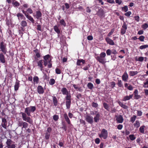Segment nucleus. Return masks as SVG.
<instances>
[{"label":"nucleus","mask_w":148,"mask_h":148,"mask_svg":"<svg viewBox=\"0 0 148 148\" xmlns=\"http://www.w3.org/2000/svg\"><path fill=\"white\" fill-rule=\"evenodd\" d=\"M36 109V107L33 106L26 108L25 109L24 112L21 113L23 120L32 124L33 123V121L29 116H31V112H34Z\"/></svg>","instance_id":"f257e3e1"},{"label":"nucleus","mask_w":148,"mask_h":148,"mask_svg":"<svg viewBox=\"0 0 148 148\" xmlns=\"http://www.w3.org/2000/svg\"><path fill=\"white\" fill-rule=\"evenodd\" d=\"M106 56V53L103 52L100 54L99 56H97L96 58L99 62L104 64L106 62V59L105 58Z\"/></svg>","instance_id":"f03ea898"},{"label":"nucleus","mask_w":148,"mask_h":148,"mask_svg":"<svg viewBox=\"0 0 148 148\" xmlns=\"http://www.w3.org/2000/svg\"><path fill=\"white\" fill-rule=\"evenodd\" d=\"M0 51L4 54H6L7 52V49L6 48V44L3 42H1L0 43Z\"/></svg>","instance_id":"7ed1b4c3"},{"label":"nucleus","mask_w":148,"mask_h":148,"mask_svg":"<svg viewBox=\"0 0 148 148\" xmlns=\"http://www.w3.org/2000/svg\"><path fill=\"white\" fill-rule=\"evenodd\" d=\"M108 133L107 131L104 129H102L101 133L99 134V137L101 138L105 139L108 137Z\"/></svg>","instance_id":"20e7f679"},{"label":"nucleus","mask_w":148,"mask_h":148,"mask_svg":"<svg viewBox=\"0 0 148 148\" xmlns=\"http://www.w3.org/2000/svg\"><path fill=\"white\" fill-rule=\"evenodd\" d=\"M71 95H67L66 96L65 98L66 100V108L68 109H69L70 107L71 103Z\"/></svg>","instance_id":"39448f33"},{"label":"nucleus","mask_w":148,"mask_h":148,"mask_svg":"<svg viewBox=\"0 0 148 148\" xmlns=\"http://www.w3.org/2000/svg\"><path fill=\"white\" fill-rule=\"evenodd\" d=\"M85 120L88 123L92 124L93 122V118L89 115H86L85 116Z\"/></svg>","instance_id":"423d86ee"},{"label":"nucleus","mask_w":148,"mask_h":148,"mask_svg":"<svg viewBox=\"0 0 148 148\" xmlns=\"http://www.w3.org/2000/svg\"><path fill=\"white\" fill-rule=\"evenodd\" d=\"M127 29V25L124 22L122 26L121 31V34L122 35L124 34L126 32V31Z\"/></svg>","instance_id":"0eeeda50"},{"label":"nucleus","mask_w":148,"mask_h":148,"mask_svg":"<svg viewBox=\"0 0 148 148\" xmlns=\"http://www.w3.org/2000/svg\"><path fill=\"white\" fill-rule=\"evenodd\" d=\"M116 120L119 123H122L123 121V119L121 115H116Z\"/></svg>","instance_id":"6e6552de"},{"label":"nucleus","mask_w":148,"mask_h":148,"mask_svg":"<svg viewBox=\"0 0 148 148\" xmlns=\"http://www.w3.org/2000/svg\"><path fill=\"white\" fill-rule=\"evenodd\" d=\"M37 92L40 94H42L44 92V89L41 86H38L37 88Z\"/></svg>","instance_id":"1a4fd4ad"},{"label":"nucleus","mask_w":148,"mask_h":148,"mask_svg":"<svg viewBox=\"0 0 148 148\" xmlns=\"http://www.w3.org/2000/svg\"><path fill=\"white\" fill-rule=\"evenodd\" d=\"M97 14L101 17H103L104 13L103 10L101 8L99 9L97 12Z\"/></svg>","instance_id":"9d476101"},{"label":"nucleus","mask_w":148,"mask_h":148,"mask_svg":"<svg viewBox=\"0 0 148 148\" xmlns=\"http://www.w3.org/2000/svg\"><path fill=\"white\" fill-rule=\"evenodd\" d=\"M4 53H0V61L2 63L4 64L5 62V60Z\"/></svg>","instance_id":"9b49d317"},{"label":"nucleus","mask_w":148,"mask_h":148,"mask_svg":"<svg viewBox=\"0 0 148 148\" xmlns=\"http://www.w3.org/2000/svg\"><path fill=\"white\" fill-rule=\"evenodd\" d=\"M42 15L41 12L39 11H38L36 12V14L34 16H35L37 19H42Z\"/></svg>","instance_id":"f8f14e48"},{"label":"nucleus","mask_w":148,"mask_h":148,"mask_svg":"<svg viewBox=\"0 0 148 148\" xmlns=\"http://www.w3.org/2000/svg\"><path fill=\"white\" fill-rule=\"evenodd\" d=\"M61 91L64 95H66V96L71 95L70 94H69V92L68 90L66 88L64 87L61 89Z\"/></svg>","instance_id":"ddd939ff"},{"label":"nucleus","mask_w":148,"mask_h":148,"mask_svg":"<svg viewBox=\"0 0 148 148\" xmlns=\"http://www.w3.org/2000/svg\"><path fill=\"white\" fill-rule=\"evenodd\" d=\"M63 116L64 119L66 122L68 124H70L71 123V121L66 113L64 114Z\"/></svg>","instance_id":"4468645a"},{"label":"nucleus","mask_w":148,"mask_h":148,"mask_svg":"<svg viewBox=\"0 0 148 148\" xmlns=\"http://www.w3.org/2000/svg\"><path fill=\"white\" fill-rule=\"evenodd\" d=\"M100 114L99 113H97L96 114L94 118L95 122L97 123L100 119Z\"/></svg>","instance_id":"2eb2a0df"},{"label":"nucleus","mask_w":148,"mask_h":148,"mask_svg":"<svg viewBox=\"0 0 148 148\" xmlns=\"http://www.w3.org/2000/svg\"><path fill=\"white\" fill-rule=\"evenodd\" d=\"M106 40L107 42L110 45H114V43L113 41L108 37H106Z\"/></svg>","instance_id":"dca6fc26"},{"label":"nucleus","mask_w":148,"mask_h":148,"mask_svg":"<svg viewBox=\"0 0 148 148\" xmlns=\"http://www.w3.org/2000/svg\"><path fill=\"white\" fill-rule=\"evenodd\" d=\"M7 122L6 119L5 118H2L1 125L5 129H6V125H7Z\"/></svg>","instance_id":"f3484780"},{"label":"nucleus","mask_w":148,"mask_h":148,"mask_svg":"<svg viewBox=\"0 0 148 148\" xmlns=\"http://www.w3.org/2000/svg\"><path fill=\"white\" fill-rule=\"evenodd\" d=\"M43 63V60H40L37 62L38 66L40 67V70L42 71L43 68L42 63Z\"/></svg>","instance_id":"a211bd4d"},{"label":"nucleus","mask_w":148,"mask_h":148,"mask_svg":"<svg viewBox=\"0 0 148 148\" xmlns=\"http://www.w3.org/2000/svg\"><path fill=\"white\" fill-rule=\"evenodd\" d=\"M134 98L136 99H139V95H138V91L137 89H136L134 91Z\"/></svg>","instance_id":"6ab92c4d"},{"label":"nucleus","mask_w":148,"mask_h":148,"mask_svg":"<svg viewBox=\"0 0 148 148\" xmlns=\"http://www.w3.org/2000/svg\"><path fill=\"white\" fill-rule=\"evenodd\" d=\"M133 97V95H130V96H125L123 98V100L124 101H125L127 100H130Z\"/></svg>","instance_id":"aec40b11"},{"label":"nucleus","mask_w":148,"mask_h":148,"mask_svg":"<svg viewBox=\"0 0 148 148\" xmlns=\"http://www.w3.org/2000/svg\"><path fill=\"white\" fill-rule=\"evenodd\" d=\"M19 83L18 81H16L14 85V90L16 91L18 90L19 87Z\"/></svg>","instance_id":"412c9836"},{"label":"nucleus","mask_w":148,"mask_h":148,"mask_svg":"<svg viewBox=\"0 0 148 148\" xmlns=\"http://www.w3.org/2000/svg\"><path fill=\"white\" fill-rule=\"evenodd\" d=\"M25 16L33 23H34V21L33 18L31 16L27 14Z\"/></svg>","instance_id":"4be33fe9"},{"label":"nucleus","mask_w":148,"mask_h":148,"mask_svg":"<svg viewBox=\"0 0 148 148\" xmlns=\"http://www.w3.org/2000/svg\"><path fill=\"white\" fill-rule=\"evenodd\" d=\"M12 4L15 7H18L20 5V3L16 1L15 0H13Z\"/></svg>","instance_id":"5701e85b"},{"label":"nucleus","mask_w":148,"mask_h":148,"mask_svg":"<svg viewBox=\"0 0 148 148\" xmlns=\"http://www.w3.org/2000/svg\"><path fill=\"white\" fill-rule=\"evenodd\" d=\"M12 141L11 139H7V141L6 143V144L7 145L6 147H7V148H8V147L10 146V145L12 144Z\"/></svg>","instance_id":"b1692460"},{"label":"nucleus","mask_w":148,"mask_h":148,"mask_svg":"<svg viewBox=\"0 0 148 148\" xmlns=\"http://www.w3.org/2000/svg\"><path fill=\"white\" fill-rule=\"evenodd\" d=\"M53 101L54 106H56L57 105L58 101L57 99L55 97H53Z\"/></svg>","instance_id":"393cba45"},{"label":"nucleus","mask_w":148,"mask_h":148,"mask_svg":"<svg viewBox=\"0 0 148 148\" xmlns=\"http://www.w3.org/2000/svg\"><path fill=\"white\" fill-rule=\"evenodd\" d=\"M122 78L123 80L125 81H127V79L128 78V75L126 73H124L122 76Z\"/></svg>","instance_id":"a878e982"},{"label":"nucleus","mask_w":148,"mask_h":148,"mask_svg":"<svg viewBox=\"0 0 148 148\" xmlns=\"http://www.w3.org/2000/svg\"><path fill=\"white\" fill-rule=\"evenodd\" d=\"M17 16L18 17V19L19 20H20V17L21 18H24V19H25V17L23 15L20 13H18L17 14Z\"/></svg>","instance_id":"bb28decb"},{"label":"nucleus","mask_w":148,"mask_h":148,"mask_svg":"<svg viewBox=\"0 0 148 148\" xmlns=\"http://www.w3.org/2000/svg\"><path fill=\"white\" fill-rule=\"evenodd\" d=\"M53 29L58 34H59L60 33V31L59 29L57 26L55 25L54 26Z\"/></svg>","instance_id":"cd10ccee"},{"label":"nucleus","mask_w":148,"mask_h":148,"mask_svg":"<svg viewBox=\"0 0 148 148\" xmlns=\"http://www.w3.org/2000/svg\"><path fill=\"white\" fill-rule=\"evenodd\" d=\"M87 86L88 88L91 90H92L94 87L93 84L90 82L88 83Z\"/></svg>","instance_id":"c85d7f7f"},{"label":"nucleus","mask_w":148,"mask_h":148,"mask_svg":"<svg viewBox=\"0 0 148 148\" xmlns=\"http://www.w3.org/2000/svg\"><path fill=\"white\" fill-rule=\"evenodd\" d=\"M103 106L104 108L108 111L109 110V105L106 103H103Z\"/></svg>","instance_id":"c756f323"},{"label":"nucleus","mask_w":148,"mask_h":148,"mask_svg":"<svg viewBox=\"0 0 148 148\" xmlns=\"http://www.w3.org/2000/svg\"><path fill=\"white\" fill-rule=\"evenodd\" d=\"M85 62V61L84 60H78L77 62V65H81V63H82V64H84V63Z\"/></svg>","instance_id":"7c9ffc66"},{"label":"nucleus","mask_w":148,"mask_h":148,"mask_svg":"<svg viewBox=\"0 0 148 148\" xmlns=\"http://www.w3.org/2000/svg\"><path fill=\"white\" fill-rule=\"evenodd\" d=\"M33 81L34 82L38 84L39 82V78L37 76H35L33 78Z\"/></svg>","instance_id":"2f4dec72"},{"label":"nucleus","mask_w":148,"mask_h":148,"mask_svg":"<svg viewBox=\"0 0 148 148\" xmlns=\"http://www.w3.org/2000/svg\"><path fill=\"white\" fill-rule=\"evenodd\" d=\"M117 84L119 87L123 88V87L121 80H118Z\"/></svg>","instance_id":"473e14b6"},{"label":"nucleus","mask_w":148,"mask_h":148,"mask_svg":"<svg viewBox=\"0 0 148 148\" xmlns=\"http://www.w3.org/2000/svg\"><path fill=\"white\" fill-rule=\"evenodd\" d=\"M145 127V126L144 125L141 126L139 128V131L141 133L144 134V129Z\"/></svg>","instance_id":"72a5a7b5"},{"label":"nucleus","mask_w":148,"mask_h":148,"mask_svg":"<svg viewBox=\"0 0 148 148\" xmlns=\"http://www.w3.org/2000/svg\"><path fill=\"white\" fill-rule=\"evenodd\" d=\"M27 23L25 21H23L21 22V25L23 27H24L27 26Z\"/></svg>","instance_id":"f704fd0d"},{"label":"nucleus","mask_w":148,"mask_h":148,"mask_svg":"<svg viewBox=\"0 0 148 148\" xmlns=\"http://www.w3.org/2000/svg\"><path fill=\"white\" fill-rule=\"evenodd\" d=\"M60 22L61 25H63L64 26H66V23L63 19L61 20L60 21Z\"/></svg>","instance_id":"c9c22d12"},{"label":"nucleus","mask_w":148,"mask_h":148,"mask_svg":"<svg viewBox=\"0 0 148 148\" xmlns=\"http://www.w3.org/2000/svg\"><path fill=\"white\" fill-rule=\"evenodd\" d=\"M50 56L49 55H47L44 57V58L45 61H49L50 59H49Z\"/></svg>","instance_id":"e433bc0d"},{"label":"nucleus","mask_w":148,"mask_h":148,"mask_svg":"<svg viewBox=\"0 0 148 148\" xmlns=\"http://www.w3.org/2000/svg\"><path fill=\"white\" fill-rule=\"evenodd\" d=\"M144 29H145L148 27V25L147 23H145L141 26Z\"/></svg>","instance_id":"4c0bfd02"},{"label":"nucleus","mask_w":148,"mask_h":148,"mask_svg":"<svg viewBox=\"0 0 148 148\" xmlns=\"http://www.w3.org/2000/svg\"><path fill=\"white\" fill-rule=\"evenodd\" d=\"M62 128L64 129L65 131L67 130V126L66 125L65 123L64 122H62Z\"/></svg>","instance_id":"58836bf2"},{"label":"nucleus","mask_w":148,"mask_h":148,"mask_svg":"<svg viewBox=\"0 0 148 148\" xmlns=\"http://www.w3.org/2000/svg\"><path fill=\"white\" fill-rule=\"evenodd\" d=\"M138 72L137 71H130V75L131 76H134L137 74Z\"/></svg>","instance_id":"ea45409f"},{"label":"nucleus","mask_w":148,"mask_h":148,"mask_svg":"<svg viewBox=\"0 0 148 148\" xmlns=\"http://www.w3.org/2000/svg\"><path fill=\"white\" fill-rule=\"evenodd\" d=\"M55 80L53 79H51L49 82V84L50 85H53L55 83Z\"/></svg>","instance_id":"a19ab883"},{"label":"nucleus","mask_w":148,"mask_h":148,"mask_svg":"<svg viewBox=\"0 0 148 148\" xmlns=\"http://www.w3.org/2000/svg\"><path fill=\"white\" fill-rule=\"evenodd\" d=\"M147 47H148V45H146L141 46L139 47V49H142Z\"/></svg>","instance_id":"79ce46f5"},{"label":"nucleus","mask_w":148,"mask_h":148,"mask_svg":"<svg viewBox=\"0 0 148 148\" xmlns=\"http://www.w3.org/2000/svg\"><path fill=\"white\" fill-rule=\"evenodd\" d=\"M136 116L135 115H134L133 117H132L131 118L130 121L132 122V123H134L135 121L136 118Z\"/></svg>","instance_id":"37998d69"},{"label":"nucleus","mask_w":148,"mask_h":148,"mask_svg":"<svg viewBox=\"0 0 148 148\" xmlns=\"http://www.w3.org/2000/svg\"><path fill=\"white\" fill-rule=\"evenodd\" d=\"M53 119L55 121H56L58 120L59 116L57 115H55L53 116Z\"/></svg>","instance_id":"c03bdc74"},{"label":"nucleus","mask_w":148,"mask_h":148,"mask_svg":"<svg viewBox=\"0 0 148 148\" xmlns=\"http://www.w3.org/2000/svg\"><path fill=\"white\" fill-rule=\"evenodd\" d=\"M27 13H28L29 14V13L31 14L33 13V11L31 9V8H29L27 9Z\"/></svg>","instance_id":"a18cd8bd"},{"label":"nucleus","mask_w":148,"mask_h":148,"mask_svg":"<svg viewBox=\"0 0 148 148\" xmlns=\"http://www.w3.org/2000/svg\"><path fill=\"white\" fill-rule=\"evenodd\" d=\"M28 126V123L26 122H23V127L24 128H27Z\"/></svg>","instance_id":"49530a36"},{"label":"nucleus","mask_w":148,"mask_h":148,"mask_svg":"<svg viewBox=\"0 0 148 148\" xmlns=\"http://www.w3.org/2000/svg\"><path fill=\"white\" fill-rule=\"evenodd\" d=\"M92 106L93 107H94L95 108H96L98 107V104L97 103H95L94 102H93L92 103Z\"/></svg>","instance_id":"de8ad7c7"},{"label":"nucleus","mask_w":148,"mask_h":148,"mask_svg":"<svg viewBox=\"0 0 148 148\" xmlns=\"http://www.w3.org/2000/svg\"><path fill=\"white\" fill-rule=\"evenodd\" d=\"M48 68H50L52 67V63H51V60L50 59V60L48 61Z\"/></svg>","instance_id":"09e8293b"},{"label":"nucleus","mask_w":148,"mask_h":148,"mask_svg":"<svg viewBox=\"0 0 148 148\" xmlns=\"http://www.w3.org/2000/svg\"><path fill=\"white\" fill-rule=\"evenodd\" d=\"M112 52L111 51L110 49H108L106 51V53L108 55L110 56V55Z\"/></svg>","instance_id":"8fccbe9b"},{"label":"nucleus","mask_w":148,"mask_h":148,"mask_svg":"<svg viewBox=\"0 0 148 148\" xmlns=\"http://www.w3.org/2000/svg\"><path fill=\"white\" fill-rule=\"evenodd\" d=\"M145 38V37L143 36H139V40L141 41H143Z\"/></svg>","instance_id":"3c124183"},{"label":"nucleus","mask_w":148,"mask_h":148,"mask_svg":"<svg viewBox=\"0 0 148 148\" xmlns=\"http://www.w3.org/2000/svg\"><path fill=\"white\" fill-rule=\"evenodd\" d=\"M122 10L125 12H126L128 10V8L127 6H125L123 7L122 8Z\"/></svg>","instance_id":"603ef678"},{"label":"nucleus","mask_w":148,"mask_h":148,"mask_svg":"<svg viewBox=\"0 0 148 148\" xmlns=\"http://www.w3.org/2000/svg\"><path fill=\"white\" fill-rule=\"evenodd\" d=\"M130 139L132 140H133L135 138L134 136L133 135H130L129 136Z\"/></svg>","instance_id":"864d4df0"},{"label":"nucleus","mask_w":148,"mask_h":148,"mask_svg":"<svg viewBox=\"0 0 148 148\" xmlns=\"http://www.w3.org/2000/svg\"><path fill=\"white\" fill-rule=\"evenodd\" d=\"M64 141H63V142H62L60 141H59L58 145L60 147H63L64 146Z\"/></svg>","instance_id":"5fc2aeb1"},{"label":"nucleus","mask_w":148,"mask_h":148,"mask_svg":"<svg viewBox=\"0 0 148 148\" xmlns=\"http://www.w3.org/2000/svg\"><path fill=\"white\" fill-rule=\"evenodd\" d=\"M56 73L58 74H60L61 73V71L60 69L58 68H56Z\"/></svg>","instance_id":"6e6d98bb"},{"label":"nucleus","mask_w":148,"mask_h":148,"mask_svg":"<svg viewBox=\"0 0 148 148\" xmlns=\"http://www.w3.org/2000/svg\"><path fill=\"white\" fill-rule=\"evenodd\" d=\"M95 143L97 144H98L100 142V140L99 138H97L95 139Z\"/></svg>","instance_id":"4d7b16f0"},{"label":"nucleus","mask_w":148,"mask_h":148,"mask_svg":"<svg viewBox=\"0 0 148 148\" xmlns=\"http://www.w3.org/2000/svg\"><path fill=\"white\" fill-rule=\"evenodd\" d=\"M123 127V126L122 125L119 124L117 126V128L119 130H121Z\"/></svg>","instance_id":"13d9d810"},{"label":"nucleus","mask_w":148,"mask_h":148,"mask_svg":"<svg viewBox=\"0 0 148 148\" xmlns=\"http://www.w3.org/2000/svg\"><path fill=\"white\" fill-rule=\"evenodd\" d=\"M49 138V134H48V133H46L45 135V139L47 140H48Z\"/></svg>","instance_id":"bf43d9fd"},{"label":"nucleus","mask_w":148,"mask_h":148,"mask_svg":"<svg viewBox=\"0 0 148 148\" xmlns=\"http://www.w3.org/2000/svg\"><path fill=\"white\" fill-rule=\"evenodd\" d=\"M131 12H130V11H129V12L126 13L125 14L126 16H129L131 15Z\"/></svg>","instance_id":"052dcab7"},{"label":"nucleus","mask_w":148,"mask_h":148,"mask_svg":"<svg viewBox=\"0 0 148 148\" xmlns=\"http://www.w3.org/2000/svg\"><path fill=\"white\" fill-rule=\"evenodd\" d=\"M87 39L88 40H92L93 37L91 36H88L87 37Z\"/></svg>","instance_id":"680f3d73"},{"label":"nucleus","mask_w":148,"mask_h":148,"mask_svg":"<svg viewBox=\"0 0 148 148\" xmlns=\"http://www.w3.org/2000/svg\"><path fill=\"white\" fill-rule=\"evenodd\" d=\"M86 9L87 12L90 13L91 12V10L88 7H87Z\"/></svg>","instance_id":"e2e57ef3"},{"label":"nucleus","mask_w":148,"mask_h":148,"mask_svg":"<svg viewBox=\"0 0 148 148\" xmlns=\"http://www.w3.org/2000/svg\"><path fill=\"white\" fill-rule=\"evenodd\" d=\"M95 82L97 84H99L100 83V81L99 79H96Z\"/></svg>","instance_id":"0e129e2a"},{"label":"nucleus","mask_w":148,"mask_h":148,"mask_svg":"<svg viewBox=\"0 0 148 148\" xmlns=\"http://www.w3.org/2000/svg\"><path fill=\"white\" fill-rule=\"evenodd\" d=\"M111 87L112 88L114 87L115 86V83L114 82H111Z\"/></svg>","instance_id":"69168bd1"},{"label":"nucleus","mask_w":148,"mask_h":148,"mask_svg":"<svg viewBox=\"0 0 148 148\" xmlns=\"http://www.w3.org/2000/svg\"><path fill=\"white\" fill-rule=\"evenodd\" d=\"M16 146L14 144H12L10 146L8 147V148H15Z\"/></svg>","instance_id":"338daca9"},{"label":"nucleus","mask_w":148,"mask_h":148,"mask_svg":"<svg viewBox=\"0 0 148 148\" xmlns=\"http://www.w3.org/2000/svg\"><path fill=\"white\" fill-rule=\"evenodd\" d=\"M144 91L145 93V95H148V89H144Z\"/></svg>","instance_id":"774afa93"}]
</instances>
